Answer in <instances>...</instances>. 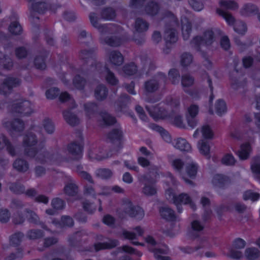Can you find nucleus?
Segmentation results:
<instances>
[{
  "label": "nucleus",
  "mask_w": 260,
  "mask_h": 260,
  "mask_svg": "<svg viewBox=\"0 0 260 260\" xmlns=\"http://www.w3.org/2000/svg\"><path fill=\"white\" fill-rule=\"evenodd\" d=\"M245 245V241L240 238H236L233 242V247L236 249H242Z\"/></svg>",
  "instance_id": "obj_45"
},
{
  "label": "nucleus",
  "mask_w": 260,
  "mask_h": 260,
  "mask_svg": "<svg viewBox=\"0 0 260 260\" xmlns=\"http://www.w3.org/2000/svg\"><path fill=\"white\" fill-rule=\"evenodd\" d=\"M151 116L155 120H157L162 117V112L160 108L154 107L149 110Z\"/></svg>",
  "instance_id": "obj_36"
},
{
  "label": "nucleus",
  "mask_w": 260,
  "mask_h": 260,
  "mask_svg": "<svg viewBox=\"0 0 260 260\" xmlns=\"http://www.w3.org/2000/svg\"><path fill=\"white\" fill-rule=\"evenodd\" d=\"M215 40L214 31L212 29H208L204 31L202 36L199 35L194 36L191 43L194 44L197 49L200 51L202 45L210 46L214 43Z\"/></svg>",
  "instance_id": "obj_1"
},
{
  "label": "nucleus",
  "mask_w": 260,
  "mask_h": 260,
  "mask_svg": "<svg viewBox=\"0 0 260 260\" xmlns=\"http://www.w3.org/2000/svg\"><path fill=\"white\" fill-rule=\"evenodd\" d=\"M166 193L169 198L171 199V201L174 205H187L191 201V197L187 193L182 192L176 194L171 188L167 189Z\"/></svg>",
  "instance_id": "obj_2"
},
{
  "label": "nucleus",
  "mask_w": 260,
  "mask_h": 260,
  "mask_svg": "<svg viewBox=\"0 0 260 260\" xmlns=\"http://www.w3.org/2000/svg\"><path fill=\"white\" fill-rule=\"evenodd\" d=\"M227 256L234 259L240 260L242 258L243 254L240 251L231 249L227 254Z\"/></svg>",
  "instance_id": "obj_37"
},
{
  "label": "nucleus",
  "mask_w": 260,
  "mask_h": 260,
  "mask_svg": "<svg viewBox=\"0 0 260 260\" xmlns=\"http://www.w3.org/2000/svg\"><path fill=\"white\" fill-rule=\"evenodd\" d=\"M143 191L146 194L153 195L156 192V188L152 186H146Z\"/></svg>",
  "instance_id": "obj_56"
},
{
  "label": "nucleus",
  "mask_w": 260,
  "mask_h": 260,
  "mask_svg": "<svg viewBox=\"0 0 260 260\" xmlns=\"http://www.w3.org/2000/svg\"><path fill=\"white\" fill-rule=\"evenodd\" d=\"M177 113H170L168 115L167 114V111L164 108V120L168 117L171 122L175 126L184 128L185 127V125L183 122L182 116L180 115L177 114Z\"/></svg>",
  "instance_id": "obj_5"
},
{
  "label": "nucleus",
  "mask_w": 260,
  "mask_h": 260,
  "mask_svg": "<svg viewBox=\"0 0 260 260\" xmlns=\"http://www.w3.org/2000/svg\"><path fill=\"white\" fill-rule=\"evenodd\" d=\"M52 205L54 208L59 209L64 207L63 202L60 199H55L52 202Z\"/></svg>",
  "instance_id": "obj_52"
},
{
  "label": "nucleus",
  "mask_w": 260,
  "mask_h": 260,
  "mask_svg": "<svg viewBox=\"0 0 260 260\" xmlns=\"http://www.w3.org/2000/svg\"><path fill=\"white\" fill-rule=\"evenodd\" d=\"M182 29L185 31L187 35H189L192 31V24L190 22L187 21L185 24L182 25Z\"/></svg>",
  "instance_id": "obj_58"
},
{
  "label": "nucleus",
  "mask_w": 260,
  "mask_h": 260,
  "mask_svg": "<svg viewBox=\"0 0 260 260\" xmlns=\"http://www.w3.org/2000/svg\"><path fill=\"white\" fill-rule=\"evenodd\" d=\"M126 212L129 216L134 217L137 220H141L144 216V212L140 207H133L131 205L127 209Z\"/></svg>",
  "instance_id": "obj_9"
},
{
  "label": "nucleus",
  "mask_w": 260,
  "mask_h": 260,
  "mask_svg": "<svg viewBox=\"0 0 260 260\" xmlns=\"http://www.w3.org/2000/svg\"><path fill=\"white\" fill-rule=\"evenodd\" d=\"M219 4L220 7L231 10H236L239 7L238 3L232 0H220Z\"/></svg>",
  "instance_id": "obj_15"
},
{
  "label": "nucleus",
  "mask_w": 260,
  "mask_h": 260,
  "mask_svg": "<svg viewBox=\"0 0 260 260\" xmlns=\"http://www.w3.org/2000/svg\"><path fill=\"white\" fill-rule=\"evenodd\" d=\"M136 27L137 30L140 31L146 30L148 27V25L145 21L139 19L136 23Z\"/></svg>",
  "instance_id": "obj_49"
},
{
  "label": "nucleus",
  "mask_w": 260,
  "mask_h": 260,
  "mask_svg": "<svg viewBox=\"0 0 260 260\" xmlns=\"http://www.w3.org/2000/svg\"><path fill=\"white\" fill-rule=\"evenodd\" d=\"M186 172L187 176L191 179L196 178L198 171V166L194 164H189L186 166Z\"/></svg>",
  "instance_id": "obj_20"
},
{
  "label": "nucleus",
  "mask_w": 260,
  "mask_h": 260,
  "mask_svg": "<svg viewBox=\"0 0 260 260\" xmlns=\"http://www.w3.org/2000/svg\"><path fill=\"white\" fill-rule=\"evenodd\" d=\"M173 144L174 147L182 152H190L191 146L190 144L185 139L181 138L174 140Z\"/></svg>",
  "instance_id": "obj_8"
},
{
  "label": "nucleus",
  "mask_w": 260,
  "mask_h": 260,
  "mask_svg": "<svg viewBox=\"0 0 260 260\" xmlns=\"http://www.w3.org/2000/svg\"><path fill=\"white\" fill-rule=\"evenodd\" d=\"M234 29L236 32L242 35H244L247 30V25L243 22L236 23Z\"/></svg>",
  "instance_id": "obj_28"
},
{
  "label": "nucleus",
  "mask_w": 260,
  "mask_h": 260,
  "mask_svg": "<svg viewBox=\"0 0 260 260\" xmlns=\"http://www.w3.org/2000/svg\"><path fill=\"white\" fill-rule=\"evenodd\" d=\"M243 66L245 69H249L251 67L254 62V59L250 56H244L242 58Z\"/></svg>",
  "instance_id": "obj_40"
},
{
  "label": "nucleus",
  "mask_w": 260,
  "mask_h": 260,
  "mask_svg": "<svg viewBox=\"0 0 260 260\" xmlns=\"http://www.w3.org/2000/svg\"><path fill=\"white\" fill-rule=\"evenodd\" d=\"M165 19H168L171 22L174 24L178 23V19L173 12L164 10V20Z\"/></svg>",
  "instance_id": "obj_26"
},
{
  "label": "nucleus",
  "mask_w": 260,
  "mask_h": 260,
  "mask_svg": "<svg viewBox=\"0 0 260 260\" xmlns=\"http://www.w3.org/2000/svg\"><path fill=\"white\" fill-rule=\"evenodd\" d=\"M200 152L205 156L210 153V146L208 143L204 140H200L198 144Z\"/></svg>",
  "instance_id": "obj_19"
},
{
  "label": "nucleus",
  "mask_w": 260,
  "mask_h": 260,
  "mask_svg": "<svg viewBox=\"0 0 260 260\" xmlns=\"http://www.w3.org/2000/svg\"><path fill=\"white\" fill-rule=\"evenodd\" d=\"M191 226L192 230L195 232H201L204 229V226L198 220H193L191 222Z\"/></svg>",
  "instance_id": "obj_47"
},
{
  "label": "nucleus",
  "mask_w": 260,
  "mask_h": 260,
  "mask_svg": "<svg viewBox=\"0 0 260 260\" xmlns=\"http://www.w3.org/2000/svg\"><path fill=\"white\" fill-rule=\"evenodd\" d=\"M220 45L221 48L225 51H228L230 49V41L227 36H224L221 38L220 40Z\"/></svg>",
  "instance_id": "obj_32"
},
{
  "label": "nucleus",
  "mask_w": 260,
  "mask_h": 260,
  "mask_svg": "<svg viewBox=\"0 0 260 260\" xmlns=\"http://www.w3.org/2000/svg\"><path fill=\"white\" fill-rule=\"evenodd\" d=\"M76 187L73 184L70 183L66 186L64 188V191L67 194L69 195L73 196L76 192Z\"/></svg>",
  "instance_id": "obj_50"
},
{
  "label": "nucleus",
  "mask_w": 260,
  "mask_h": 260,
  "mask_svg": "<svg viewBox=\"0 0 260 260\" xmlns=\"http://www.w3.org/2000/svg\"><path fill=\"white\" fill-rule=\"evenodd\" d=\"M212 214V211L210 209H205L204 211V213L202 215V219L204 222H206L208 221L211 217Z\"/></svg>",
  "instance_id": "obj_60"
},
{
  "label": "nucleus",
  "mask_w": 260,
  "mask_h": 260,
  "mask_svg": "<svg viewBox=\"0 0 260 260\" xmlns=\"http://www.w3.org/2000/svg\"><path fill=\"white\" fill-rule=\"evenodd\" d=\"M252 148L251 145L248 142L242 144L240 146V150L237 151L236 154L241 160L247 159L250 155Z\"/></svg>",
  "instance_id": "obj_7"
},
{
  "label": "nucleus",
  "mask_w": 260,
  "mask_h": 260,
  "mask_svg": "<svg viewBox=\"0 0 260 260\" xmlns=\"http://www.w3.org/2000/svg\"><path fill=\"white\" fill-rule=\"evenodd\" d=\"M20 110L21 111H19V112L23 113L24 115L29 114L32 112V110L30 107V104L27 101L23 103L22 105L20 107Z\"/></svg>",
  "instance_id": "obj_42"
},
{
  "label": "nucleus",
  "mask_w": 260,
  "mask_h": 260,
  "mask_svg": "<svg viewBox=\"0 0 260 260\" xmlns=\"http://www.w3.org/2000/svg\"><path fill=\"white\" fill-rule=\"evenodd\" d=\"M177 217V216L173 209L164 206V220L167 221L174 222L176 221Z\"/></svg>",
  "instance_id": "obj_12"
},
{
  "label": "nucleus",
  "mask_w": 260,
  "mask_h": 260,
  "mask_svg": "<svg viewBox=\"0 0 260 260\" xmlns=\"http://www.w3.org/2000/svg\"><path fill=\"white\" fill-rule=\"evenodd\" d=\"M231 86L235 89H238L241 86V83L236 78L230 77Z\"/></svg>",
  "instance_id": "obj_59"
},
{
  "label": "nucleus",
  "mask_w": 260,
  "mask_h": 260,
  "mask_svg": "<svg viewBox=\"0 0 260 260\" xmlns=\"http://www.w3.org/2000/svg\"><path fill=\"white\" fill-rule=\"evenodd\" d=\"M193 60V56L189 52H183L180 56V64L184 68L189 67Z\"/></svg>",
  "instance_id": "obj_14"
},
{
  "label": "nucleus",
  "mask_w": 260,
  "mask_h": 260,
  "mask_svg": "<svg viewBox=\"0 0 260 260\" xmlns=\"http://www.w3.org/2000/svg\"><path fill=\"white\" fill-rule=\"evenodd\" d=\"M203 248V246L202 245H198L194 247H191L190 246H186L180 247V250L184 253L191 254L193 252L197 251L199 249Z\"/></svg>",
  "instance_id": "obj_30"
},
{
  "label": "nucleus",
  "mask_w": 260,
  "mask_h": 260,
  "mask_svg": "<svg viewBox=\"0 0 260 260\" xmlns=\"http://www.w3.org/2000/svg\"><path fill=\"white\" fill-rule=\"evenodd\" d=\"M178 40V34L175 28H170L164 31V41H165L167 47L174 44Z\"/></svg>",
  "instance_id": "obj_4"
},
{
  "label": "nucleus",
  "mask_w": 260,
  "mask_h": 260,
  "mask_svg": "<svg viewBox=\"0 0 260 260\" xmlns=\"http://www.w3.org/2000/svg\"><path fill=\"white\" fill-rule=\"evenodd\" d=\"M14 167L19 171H25L27 170L28 166L27 163L23 160L18 159L14 162Z\"/></svg>",
  "instance_id": "obj_33"
},
{
  "label": "nucleus",
  "mask_w": 260,
  "mask_h": 260,
  "mask_svg": "<svg viewBox=\"0 0 260 260\" xmlns=\"http://www.w3.org/2000/svg\"><path fill=\"white\" fill-rule=\"evenodd\" d=\"M69 150L73 153L80 154L82 152V148L80 145L72 144L69 146Z\"/></svg>",
  "instance_id": "obj_48"
},
{
  "label": "nucleus",
  "mask_w": 260,
  "mask_h": 260,
  "mask_svg": "<svg viewBox=\"0 0 260 260\" xmlns=\"http://www.w3.org/2000/svg\"><path fill=\"white\" fill-rule=\"evenodd\" d=\"M234 42L241 49L243 50L246 49L248 46H250L251 44H250L249 45H247L246 43L242 42L240 39L239 37H235L234 38Z\"/></svg>",
  "instance_id": "obj_53"
},
{
  "label": "nucleus",
  "mask_w": 260,
  "mask_h": 260,
  "mask_svg": "<svg viewBox=\"0 0 260 260\" xmlns=\"http://www.w3.org/2000/svg\"><path fill=\"white\" fill-rule=\"evenodd\" d=\"M236 162V160L231 153L225 154L223 155L221 160V164L226 166H234Z\"/></svg>",
  "instance_id": "obj_21"
},
{
  "label": "nucleus",
  "mask_w": 260,
  "mask_h": 260,
  "mask_svg": "<svg viewBox=\"0 0 260 260\" xmlns=\"http://www.w3.org/2000/svg\"><path fill=\"white\" fill-rule=\"evenodd\" d=\"M260 256L259 250L255 247H248L245 250V256L247 260H256Z\"/></svg>",
  "instance_id": "obj_10"
},
{
  "label": "nucleus",
  "mask_w": 260,
  "mask_h": 260,
  "mask_svg": "<svg viewBox=\"0 0 260 260\" xmlns=\"http://www.w3.org/2000/svg\"><path fill=\"white\" fill-rule=\"evenodd\" d=\"M63 116L69 124L74 125L77 121L76 116L70 111H66L63 113Z\"/></svg>",
  "instance_id": "obj_27"
},
{
  "label": "nucleus",
  "mask_w": 260,
  "mask_h": 260,
  "mask_svg": "<svg viewBox=\"0 0 260 260\" xmlns=\"http://www.w3.org/2000/svg\"><path fill=\"white\" fill-rule=\"evenodd\" d=\"M101 117L103 120V124L110 125L115 122V118L107 113L102 114L101 115Z\"/></svg>",
  "instance_id": "obj_38"
},
{
  "label": "nucleus",
  "mask_w": 260,
  "mask_h": 260,
  "mask_svg": "<svg viewBox=\"0 0 260 260\" xmlns=\"http://www.w3.org/2000/svg\"><path fill=\"white\" fill-rule=\"evenodd\" d=\"M188 3L192 8L196 11H200L203 9V4L197 0H188Z\"/></svg>",
  "instance_id": "obj_44"
},
{
  "label": "nucleus",
  "mask_w": 260,
  "mask_h": 260,
  "mask_svg": "<svg viewBox=\"0 0 260 260\" xmlns=\"http://www.w3.org/2000/svg\"><path fill=\"white\" fill-rule=\"evenodd\" d=\"M252 172L255 174H260V163L255 162L251 165Z\"/></svg>",
  "instance_id": "obj_61"
},
{
  "label": "nucleus",
  "mask_w": 260,
  "mask_h": 260,
  "mask_svg": "<svg viewBox=\"0 0 260 260\" xmlns=\"http://www.w3.org/2000/svg\"><path fill=\"white\" fill-rule=\"evenodd\" d=\"M117 244L116 241H110L109 243H104V244H98L95 245V248L96 250H99L102 249L110 248L114 247Z\"/></svg>",
  "instance_id": "obj_41"
},
{
  "label": "nucleus",
  "mask_w": 260,
  "mask_h": 260,
  "mask_svg": "<svg viewBox=\"0 0 260 260\" xmlns=\"http://www.w3.org/2000/svg\"><path fill=\"white\" fill-rule=\"evenodd\" d=\"M135 231L136 232V233H133L132 232H129L127 231H124L123 233V235L125 238H126L129 240H133L136 239L137 236L142 235L144 232L143 229L140 226L136 227L135 229Z\"/></svg>",
  "instance_id": "obj_17"
},
{
  "label": "nucleus",
  "mask_w": 260,
  "mask_h": 260,
  "mask_svg": "<svg viewBox=\"0 0 260 260\" xmlns=\"http://www.w3.org/2000/svg\"><path fill=\"white\" fill-rule=\"evenodd\" d=\"M184 166V161L180 158H176L174 159L172 162V166L174 170L179 173L182 171Z\"/></svg>",
  "instance_id": "obj_25"
},
{
  "label": "nucleus",
  "mask_w": 260,
  "mask_h": 260,
  "mask_svg": "<svg viewBox=\"0 0 260 260\" xmlns=\"http://www.w3.org/2000/svg\"><path fill=\"white\" fill-rule=\"evenodd\" d=\"M166 101L168 104L172 108V110L170 113H178L179 112L180 106L179 99L171 98L169 101L168 100H166Z\"/></svg>",
  "instance_id": "obj_23"
},
{
  "label": "nucleus",
  "mask_w": 260,
  "mask_h": 260,
  "mask_svg": "<svg viewBox=\"0 0 260 260\" xmlns=\"http://www.w3.org/2000/svg\"><path fill=\"white\" fill-rule=\"evenodd\" d=\"M58 93V90L55 88H52L46 91V95L48 99H52Z\"/></svg>",
  "instance_id": "obj_51"
},
{
  "label": "nucleus",
  "mask_w": 260,
  "mask_h": 260,
  "mask_svg": "<svg viewBox=\"0 0 260 260\" xmlns=\"http://www.w3.org/2000/svg\"><path fill=\"white\" fill-rule=\"evenodd\" d=\"M212 182L214 186L224 189L231 184V180L228 176L218 173L213 176Z\"/></svg>",
  "instance_id": "obj_3"
},
{
  "label": "nucleus",
  "mask_w": 260,
  "mask_h": 260,
  "mask_svg": "<svg viewBox=\"0 0 260 260\" xmlns=\"http://www.w3.org/2000/svg\"><path fill=\"white\" fill-rule=\"evenodd\" d=\"M95 94L98 99H102L106 96L107 90L105 87L100 86L96 89Z\"/></svg>",
  "instance_id": "obj_46"
},
{
  "label": "nucleus",
  "mask_w": 260,
  "mask_h": 260,
  "mask_svg": "<svg viewBox=\"0 0 260 260\" xmlns=\"http://www.w3.org/2000/svg\"><path fill=\"white\" fill-rule=\"evenodd\" d=\"M243 198L245 201L251 200L255 202L260 199V194L258 192H253L251 190H247L243 193Z\"/></svg>",
  "instance_id": "obj_18"
},
{
  "label": "nucleus",
  "mask_w": 260,
  "mask_h": 260,
  "mask_svg": "<svg viewBox=\"0 0 260 260\" xmlns=\"http://www.w3.org/2000/svg\"><path fill=\"white\" fill-rule=\"evenodd\" d=\"M202 133L203 137L205 139H211L213 137V133L208 125L203 126L202 128Z\"/></svg>",
  "instance_id": "obj_29"
},
{
  "label": "nucleus",
  "mask_w": 260,
  "mask_h": 260,
  "mask_svg": "<svg viewBox=\"0 0 260 260\" xmlns=\"http://www.w3.org/2000/svg\"><path fill=\"white\" fill-rule=\"evenodd\" d=\"M216 13L224 18L228 25H234L235 19L231 13L219 8L216 9Z\"/></svg>",
  "instance_id": "obj_11"
},
{
  "label": "nucleus",
  "mask_w": 260,
  "mask_h": 260,
  "mask_svg": "<svg viewBox=\"0 0 260 260\" xmlns=\"http://www.w3.org/2000/svg\"><path fill=\"white\" fill-rule=\"evenodd\" d=\"M122 137V132L121 129H117L114 130L110 135V138L117 142H120Z\"/></svg>",
  "instance_id": "obj_43"
},
{
  "label": "nucleus",
  "mask_w": 260,
  "mask_h": 260,
  "mask_svg": "<svg viewBox=\"0 0 260 260\" xmlns=\"http://www.w3.org/2000/svg\"><path fill=\"white\" fill-rule=\"evenodd\" d=\"M215 112L218 116H222L227 111L226 104L222 99H218L215 105Z\"/></svg>",
  "instance_id": "obj_13"
},
{
  "label": "nucleus",
  "mask_w": 260,
  "mask_h": 260,
  "mask_svg": "<svg viewBox=\"0 0 260 260\" xmlns=\"http://www.w3.org/2000/svg\"><path fill=\"white\" fill-rule=\"evenodd\" d=\"M194 78L189 74L183 75L181 77V85L183 87H189L194 83Z\"/></svg>",
  "instance_id": "obj_22"
},
{
  "label": "nucleus",
  "mask_w": 260,
  "mask_h": 260,
  "mask_svg": "<svg viewBox=\"0 0 260 260\" xmlns=\"http://www.w3.org/2000/svg\"><path fill=\"white\" fill-rule=\"evenodd\" d=\"M235 210L239 213H243L246 209V206L242 203H237L234 205Z\"/></svg>",
  "instance_id": "obj_54"
},
{
  "label": "nucleus",
  "mask_w": 260,
  "mask_h": 260,
  "mask_svg": "<svg viewBox=\"0 0 260 260\" xmlns=\"http://www.w3.org/2000/svg\"><path fill=\"white\" fill-rule=\"evenodd\" d=\"M9 213L7 210H3L0 212V220L2 222H6L9 218Z\"/></svg>",
  "instance_id": "obj_57"
},
{
  "label": "nucleus",
  "mask_w": 260,
  "mask_h": 260,
  "mask_svg": "<svg viewBox=\"0 0 260 260\" xmlns=\"http://www.w3.org/2000/svg\"><path fill=\"white\" fill-rule=\"evenodd\" d=\"M9 31L13 34L17 35L22 30L21 26L17 21L12 22L9 27Z\"/></svg>",
  "instance_id": "obj_34"
},
{
  "label": "nucleus",
  "mask_w": 260,
  "mask_h": 260,
  "mask_svg": "<svg viewBox=\"0 0 260 260\" xmlns=\"http://www.w3.org/2000/svg\"><path fill=\"white\" fill-rule=\"evenodd\" d=\"M44 128L47 132L51 133L54 131V126L50 121H47L44 125Z\"/></svg>",
  "instance_id": "obj_64"
},
{
  "label": "nucleus",
  "mask_w": 260,
  "mask_h": 260,
  "mask_svg": "<svg viewBox=\"0 0 260 260\" xmlns=\"http://www.w3.org/2000/svg\"><path fill=\"white\" fill-rule=\"evenodd\" d=\"M188 125L192 128H194L197 124V121L195 118L187 116Z\"/></svg>",
  "instance_id": "obj_63"
},
{
  "label": "nucleus",
  "mask_w": 260,
  "mask_h": 260,
  "mask_svg": "<svg viewBox=\"0 0 260 260\" xmlns=\"http://www.w3.org/2000/svg\"><path fill=\"white\" fill-rule=\"evenodd\" d=\"M31 2V8L33 10L39 13L43 12V9L46 8L45 3H39L38 0H29Z\"/></svg>",
  "instance_id": "obj_24"
},
{
  "label": "nucleus",
  "mask_w": 260,
  "mask_h": 260,
  "mask_svg": "<svg viewBox=\"0 0 260 260\" xmlns=\"http://www.w3.org/2000/svg\"><path fill=\"white\" fill-rule=\"evenodd\" d=\"M187 112L189 116L192 118H196L199 112V106L195 104H191L187 109Z\"/></svg>",
  "instance_id": "obj_35"
},
{
  "label": "nucleus",
  "mask_w": 260,
  "mask_h": 260,
  "mask_svg": "<svg viewBox=\"0 0 260 260\" xmlns=\"http://www.w3.org/2000/svg\"><path fill=\"white\" fill-rule=\"evenodd\" d=\"M258 11V8L256 5L248 3L243 5L240 10V14L244 16H250L257 15Z\"/></svg>",
  "instance_id": "obj_6"
},
{
  "label": "nucleus",
  "mask_w": 260,
  "mask_h": 260,
  "mask_svg": "<svg viewBox=\"0 0 260 260\" xmlns=\"http://www.w3.org/2000/svg\"><path fill=\"white\" fill-rule=\"evenodd\" d=\"M168 75L169 79L173 84L177 85L179 83L180 75L177 69L175 68L170 69Z\"/></svg>",
  "instance_id": "obj_16"
},
{
  "label": "nucleus",
  "mask_w": 260,
  "mask_h": 260,
  "mask_svg": "<svg viewBox=\"0 0 260 260\" xmlns=\"http://www.w3.org/2000/svg\"><path fill=\"white\" fill-rule=\"evenodd\" d=\"M35 63L36 67L40 69H44L46 67L45 63L42 57H38L35 59Z\"/></svg>",
  "instance_id": "obj_55"
},
{
  "label": "nucleus",
  "mask_w": 260,
  "mask_h": 260,
  "mask_svg": "<svg viewBox=\"0 0 260 260\" xmlns=\"http://www.w3.org/2000/svg\"><path fill=\"white\" fill-rule=\"evenodd\" d=\"M136 70V66L134 63H132L124 67L122 74L125 76L131 75L134 74Z\"/></svg>",
  "instance_id": "obj_39"
},
{
  "label": "nucleus",
  "mask_w": 260,
  "mask_h": 260,
  "mask_svg": "<svg viewBox=\"0 0 260 260\" xmlns=\"http://www.w3.org/2000/svg\"><path fill=\"white\" fill-rule=\"evenodd\" d=\"M110 61L116 65H119L123 61V57L120 53L113 52L111 54Z\"/></svg>",
  "instance_id": "obj_31"
},
{
  "label": "nucleus",
  "mask_w": 260,
  "mask_h": 260,
  "mask_svg": "<svg viewBox=\"0 0 260 260\" xmlns=\"http://www.w3.org/2000/svg\"><path fill=\"white\" fill-rule=\"evenodd\" d=\"M61 222L63 225L72 226L73 224L72 219L69 217H62Z\"/></svg>",
  "instance_id": "obj_62"
}]
</instances>
